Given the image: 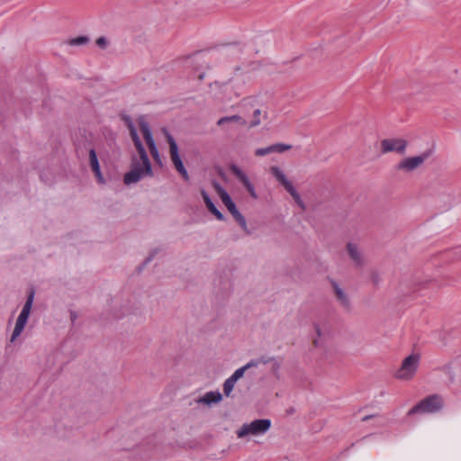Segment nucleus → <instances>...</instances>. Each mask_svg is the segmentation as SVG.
<instances>
[{
  "mask_svg": "<svg viewBox=\"0 0 461 461\" xmlns=\"http://www.w3.org/2000/svg\"><path fill=\"white\" fill-rule=\"evenodd\" d=\"M131 137L138 151V156L131 158V169L124 175V184L127 185L136 184L146 177L153 176V170L150 160L138 136L137 129L131 122L128 123Z\"/></svg>",
  "mask_w": 461,
  "mask_h": 461,
  "instance_id": "f257e3e1",
  "label": "nucleus"
},
{
  "mask_svg": "<svg viewBox=\"0 0 461 461\" xmlns=\"http://www.w3.org/2000/svg\"><path fill=\"white\" fill-rule=\"evenodd\" d=\"M272 421L269 419H257L242 424L236 431L239 438H257L265 435L271 428Z\"/></svg>",
  "mask_w": 461,
  "mask_h": 461,
  "instance_id": "f03ea898",
  "label": "nucleus"
},
{
  "mask_svg": "<svg viewBox=\"0 0 461 461\" xmlns=\"http://www.w3.org/2000/svg\"><path fill=\"white\" fill-rule=\"evenodd\" d=\"M420 354L412 352L405 357L394 372V377L400 381H411L414 378L420 366Z\"/></svg>",
  "mask_w": 461,
  "mask_h": 461,
  "instance_id": "7ed1b4c3",
  "label": "nucleus"
},
{
  "mask_svg": "<svg viewBox=\"0 0 461 461\" xmlns=\"http://www.w3.org/2000/svg\"><path fill=\"white\" fill-rule=\"evenodd\" d=\"M161 132L165 136V138L169 145L170 159H171L175 168L185 181H188L189 175H188V172L185 169L184 163L181 159L176 141L175 140L173 136L169 133V131H167V128H162Z\"/></svg>",
  "mask_w": 461,
  "mask_h": 461,
  "instance_id": "20e7f679",
  "label": "nucleus"
},
{
  "mask_svg": "<svg viewBox=\"0 0 461 461\" xmlns=\"http://www.w3.org/2000/svg\"><path fill=\"white\" fill-rule=\"evenodd\" d=\"M33 300H34V293L31 292L27 297V300H26L20 314L17 317L16 321H15L14 329L10 337L11 343H14L17 340V339L21 336V334L23 333V331L27 324V321H28V319H29V316H30V313H31V311L32 308Z\"/></svg>",
  "mask_w": 461,
  "mask_h": 461,
  "instance_id": "39448f33",
  "label": "nucleus"
},
{
  "mask_svg": "<svg viewBox=\"0 0 461 461\" xmlns=\"http://www.w3.org/2000/svg\"><path fill=\"white\" fill-rule=\"evenodd\" d=\"M215 190L221 198L222 203L226 206L228 211L231 213L233 218L237 221V222L240 224V226L244 230H248L247 221L243 215L239 212V210L236 207V204L232 201L230 194L227 193V191L222 188L220 185H215Z\"/></svg>",
  "mask_w": 461,
  "mask_h": 461,
  "instance_id": "423d86ee",
  "label": "nucleus"
},
{
  "mask_svg": "<svg viewBox=\"0 0 461 461\" xmlns=\"http://www.w3.org/2000/svg\"><path fill=\"white\" fill-rule=\"evenodd\" d=\"M269 171L272 174V176L276 179V181H278L285 187V189L291 194L294 202L301 208H303L304 204L299 193L296 191L292 182L288 180L285 172L276 166L271 167Z\"/></svg>",
  "mask_w": 461,
  "mask_h": 461,
  "instance_id": "0eeeda50",
  "label": "nucleus"
},
{
  "mask_svg": "<svg viewBox=\"0 0 461 461\" xmlns=\"http://www.w3.org/2000/svg\"><path fill=\"white\" fill-rule=\"evenodd\" d=\"M443 407V400L438 395H432L425 398L420 402L417 405L412 407L409 411L408 415H413L415 413L424 412H435Z\"/></svg>",
  "mask_w": 461,
  "mask_h": 461,
  "instance_id": "6e6552de",
  "label": "nucleus"
},
{
  "mask_svg": "<svg viewBox=\"0 0 461 461\" xmlns=\"http://www.w3.org/2000/svg\"><path fill=\"white\" fill-rule=\"evenodd\" d=\"M430 156L431 151L426 150L419 155L404 158L397 164V169L405 173L412 172L421 167Z\"/></svg>",
  "mask_w": 461,
  "mask_h": 461,
  "instance_id": "1a4fd4ad",
  "label": "nucleus"
},
{
  "mask_svg": "<svg viewBox=\"0 0 461 461\" xmlns=\"http://www.w3.org/2000/svg\"><path fill=\"white\" fill-rule=\"evenodd\" d=\"M139 128L140 132L143 135L144 140H146V143L150 150L151 156L153 157L154 160L158 163L160 162V156L158 149L157 148L155 140L152 136L151 129L147 122H145L143 119L140 120L139 122Z\"/></svg>",
  "mask_w": 461,
  "mask_h": 461,
  "instance_id": "9d476101",
  "label": "nucleus"
},
{
  "mask_svg": "<svg viewBox=\"0 0 461 461\" xmlns=\"http://www.w3.org/2000/svg\"><path fill=\"white\" fill-rule=\"evenodd\" d=\"M254 77L251 73L243 70H238L232 79L228 84L219 85L215 84L214 86L220 88L222 92L226 93L231 88H237L240 84L245 85L251 82Z\"/></svg>",
  "mask_w": 461,
  "mask_h": 461,
  "instance_id": "9b49d317",
  "label": "nucleus"
},
{
  "mask_svg": "<svg viewBox=\"0 0 461 461\" xmlns=\"http://www.w3.org/2000/svg\"><path fill=\"white\" fill-rule=\"evenodd\" d=\"M257 366H258V363L256 361L252 360V361H249V363H247L245 366L238 368L228 379L225 380V382L223 384L224 394L226 396H230L237 381L244 375L246 370H248L250 367Z\"/></svg>",
  "mask_w": 461,
  "mask_h": 461,
  "instance_id": "f8f14e48",
  "label": "nucleus"
},
{
  "mask_svg": "<svg viewBox=\"0 0 461 461\" xmlns=\"http://www.w3.org/2000/svg\"><path fill=\"white\" fill-rule=\"evenodd\" d=\"M407 145V140L402 138L384 139L381 141V150L383 153L397 152L403 154Z\"/></svg>",
  "mask_w": 461,
  "mask_h": 461,
  "instance_id": "ddd939ff",
  "label": "nucleus"
},
{
  "mask_svg": "<svg viewBox=\"0 0 461 461\" xmlns=\"http://www.w3.org/2000/svg\"><path fill=\"white\" fill-rule=\"evenodd\" d=\"M230 172L237 177V179L244 185L249 195L253 199H258V195L253 183L249 180L247 174L237 165H231L230 167Z\"/></svg>",
  "mask_w": 461,
  "mask_h": 461,
  "instance_id": "4468645a",
  "label": "nucleus"
},
{
  "mask_svg": "<svg viewBox=\"0 0 461 461\" xmlns=\"http://www.w3.org/2000/svg\"><path fill=\"white\" fill-rule=\"evenodd\" d=\"M314 336L312 338V347L315 349L322 348L326 341V330L321 324H314Z\"/></svg>",
  "mask_w": 461,
  "mask_h": 461,
  "instance_id": "2eb2a0df",
  "label": "nucleus"
},
{
  "mask_svg": "<svg viewBox=\"0 0 461 461\" xmlns=\"http://www.w3.org/2000/svg\"><path fill=\"white\" fill-rule=\"evenodd\" d=\"M230 123H237L240 126L248 125V122L242 116L238 114L224 116L217 121V125L226 131L229 130L228 124Z\"/></svg>",
  "mask_w": 461,
  "mask_h": 461,
  "instance_id": "dca6fc26",
  "label": "nucleus"
},
{
  "mask_svg": "<svg viewBox=\"0 0 461 461\" xmlns=\"http://www.w3.org/2000/svg\"><path fill=\"white\" fill-rule=\"evenodd\" d=\"M336 300L344 308H349L350 299L347 292L336 282H332Z\"/></svg>",
  "mask_w": 461,
  "mask_h": 461,
  "instance_id": "f3484780",
  "label": "nucleus"
},
{
  "mask_svg": "<svg viewBox=\"0 0 461 461\" xmlns=\"http://www.w3.org/2000/svg\"><path fill=\"white\" fill-rule=\"evenodd\" d=\"M89 165L95 173V176L96 177V180L99 184H104V178L102 175L100 165L98 162L97 155L95 151V149L89 150Z\"/></svg>",
  "mask_w": 461,
  "mask_h": 461,
  "instance_id": "a211bd4d",
  "label": "nucleus"
},
{
  "mask_svg": "<svg viewBox=\"0 0 461 461\" xmlns=\"http://www.w3.org/2000/svg\"><path fill=\"white\" fill-rule=\"evenodd\" d=\"M222 400V395L218 391H211L204 393L202 397H200L197 400V402L205 404V405H212L220 402Z\"/></svg>",
  "mask_w": 461,
  "mask_h": 461,
  "instance_id": "6ab92c4d",
  "label": "nucleus"
},
{
  "mask_svg": "<svg viewBox=\"0 0 461 461\" xmlns=\"http://www.w3.org/2000/svg\"><path fill=\"white\" fill-rule=\"evenodd\" d=\"M347 251H348L350 258L356 265L361 266L363 264L364 260H363L362 252L357 244L351 243V242L348 243Z\"/></svg>",
  "mask_w": 461,
  "mask_h": 461,
  "instance_id": "aec40b11",
  "label": "nucleus"
},
{
  "mask_svg": "<svg viewBox=\"0 0 461 461\" xmlns=\"http://www.w3.org/2000/svg\"><path fill=\"white\" fill-rule=\"evenodd\" d=\"M258 105V98L256 96L250 95L244 97L239 103V107L244 112L248 113L250 110H254Z\"/></svg>",
  "mask_w": 461,
  "mask_h": 461,
  "instance_id": "412c9836",
  "label": "nucleus"
},
{
  "mask_svg": "<svg viewBox=\"0 0 461 461\" xmlns=\"http://www.w3.org/2000/svg\"><path fill=\"white\" fill-rule=\"evenodd\" d=\"M89 42V38L87 36H78L72 39L68 40L67 44L69 46H83Z\"/></svg>",
  "mask_w": 461,
  "mask_h": 461,
  "instance_id": "4be33fe9",
  "label": "nucleus"
},
{
  "mask_svg": "<svg viewBox=\"0 0 461 461\" xmlns=\"http://www.w3.org/2000/svg\"><path fill=\"white\" fill-rule=\"evenodd\" d=\"M261 110L257 106L253 110V119L249 122V127L253 128L258 126L261 123Z\"/></svg>",
  "mask_w": 461,
  "mask_h": 461,
  "instance_id": "5701e85b",
  "label": "nucleus"
},
{
  "mask_svg": "<svg viewBox=\"0 0 461 461\" xmlns=\"http://www.w3.org/2000/svg\"><path fill=\"white\" fill-rule=\"evenodd\" d=\"M206 207L218 220L222 221L224 219L222 213L216 208L213 203Z\"/></svg>",
  "mask_w": 461,
  "mask_h": 461,
  "instance_id": "b1692460",
  "label": "nucleus"
},
{
  "mask_svg": "<svg viewBox=\"0 0 461 461\" xmlns=\"http://www.w3.org/2000/svg\"><path fill=\"white\" fill-rule=\"evenodd\" d=\"M272 149H273V153L274 152L281 153V152L290 149L291 146L278 143V144L272 145Z\"/></svg>",
  "mask_w": 461,
  "mask_h": 461,
  "instance_id": "393cba45",
  "label": "nucleus"
},
{
  "mask_svg": "<svg viewBox=\"0 0 461 461\" xmlns=\"http://www.w3.org/2000/svg\"><path fill=\"white\" fill-rule=\"evenodd\" d=\"M270 153H273L272 145L266 147V148L258 149L255 151L256 156H258V157H263V156L268 155Z\"/></svg>",
  "mask_w": 461,
  "mask_h": 461,
  "instance_id": "a878e982",
  "label": "nucleus"
},
{
  "mask_svg": "<svg viewBox=\"0 0 461 461\" xmlns=\"http://www.w3.org/2000/svg\"><path fill=\"white\" fill-rule=\"evenodd\" d=\"M95 43L99 48L104 50L108 46V40L105 37L102 36L96 39Z\"/></svg>",
  "mask_w": 461,
  "mask_h": 461,
  "instance_id": "bb28decb",
  "label": "nucleus"
},
{
  "mask_svg": "<svg viewBox=\"0 0 461 461\" xmlns=\"http://www.w3.org/2000/svg\"><path fill=\"white\" fill-rule=\"evenodd\" d=\"M201 194H202V197H203V201H204V203H205L206 206H208L210 203H212V200H211V198L209 197L208 194H207L204 190H203V191L201 192Z\"/></svg>",
  "mask_w": 461,
  "mask_h": 461,
  "instance_id": "cd10ccee",
  "label": "nucleus"
},
{
  "mask_svg": "<svg viewBox=\"0 0 461 461\" xmlns=\"http://www.w3.org/2000/svg\"><path fill=\"white\" fill-rule=\"evenodd\" d=\"M232 99V96L230 95H227L225 97L221 99V101H230Z\"/></svg>",
  "mask_w": 461,
  "mask_h": 461,
  "instance_id": "c85d7f7f",
  "label": "nucleus"
},
{
  "mask_svg": "<svg viewBox=\"0 0 461 461\" xmlns=\"http://www.w3.org/2000/svg\"><path fill=\"white\" fill-rule=\"evenodd\" d=\"M240 94H241V92H240V91L235 90L234 96H236V97H237V96H240Z\"/></svg>",
  "mask_w": 461,
  "mask_h": 461,
  "instance_id": "c756f323",
  "label": "nucleus"
},
{
  "mask_svg": "<svg viewBox=\"0 0 461 461\" xmlns=\"http://www.w3.org/2000/svg\"><path fill=\"white\" fill-rule=\"evenodd\" d=\"M115 317L120 318L121 315L120 314H115Z\"/></svg>",
  "mask_w": 461,
  "mask_h": 461,
  "instance_id": "7c9ffc66",
  "label": "nucleus"
}]
</instances>
